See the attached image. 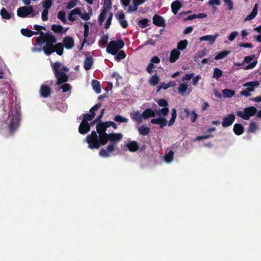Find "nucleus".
<instances>
[{"label": "nucleus", "instance_id": "obj_52", "mask_svg": "<svg viewBox=\"0 0 261 261\" xmlns=\"http://www.w3.org/2000/svg\"><path fill=\"white\" fill-rule=\"evenodd\" d=\"M71 86L68 83H63L61 86L60 89L62 90L63 93H65L71 89Z\"/></svg>", "mask_w": 261, "mask_h": 261}, {"label": "nucleus", "instance_id": "obj_5", "mask_svg": "<svg viewBox=\"0 0 261 261\" xmlns=\"http://www.w3.org/2000/svg\"><path fill=\"white\" fill-rule=\"evenodd\" d=\"M124 46V42L123 40L122 39H119L116 41H111L107 47L106 50L107 53L112 55H115L118 52V50Z\"/></svg>", "mask_w": 261, "mask_h": 261}, {"label": "nucleus", "instance_id": "obj_63", "mask_svg": "<svg viewBox=\"0 0 261 261\" xmlns=\"http://www.w3.org/2000/svg\"><path fill=\"white\" fill-rule=\"evenodd\" d=\"M103 8L108 9V10L112 8V3L111 0H104V6Z\"/></svg>", "mask_w": 261, "mask_h": 261}, {"label": "nucleus", "instance_id": "obj_34", "mask_svg": "<svg viewBox=\"0 0 261 261\" xmlns=\"http://www.w3.org/2000/svg\"><path fill=\"white\" fill-rule=\"evenodd\" d=\"M188 44V41L186 39L180 41L177 44L176 49L178 51L183 50L187 48Z\"/></svg>", "mask_w": 261, "mask_h": 261}, {"label": "nucleus", "instance_id": "obj_22", "mask_svg": "<svg viewBox=\"0 0 261 261\" xmlns=\"http://www.w3.org/2000/svg\"><path fill=\"white\" fill-rule=\"evenodd\" d=\"M156 113L150 108H147L142 113L143 118L144 119H148L150 117H154L155 116Z\"/></svg>", "mask_w": 261, "mask_h": 261}, {"label": "nucleus", "instance_id": "obj_3", "mask_svg": "<svg viewBox=\"0 0 261 261\" xmlns=\"http://www.w3.org/2000/svg\"><path fill=\"white\" fill-rule=\"evenodd\" d=\"M122 137V135L120 133H111L108 134L103 141V143H105L106 145L108 141H110V144L107 146V149L109 152H112L115 150L117 142L120 141Z\"/></svg>", "mask_w": 261, "mask_h": 261}, {"label": "nucleus", "instance_id": "obj_61", "mask_svg": "<svg viewBox=\"0 0 261 261\" xmlns=\"http://www.w3.org/2000/svg\"><path fill=\"white\" fill-rule=\"evenodd\" d=\"M225 5L228 7L229 10H232L233 7V2L231 0H223Z\"/></svg>", "mask_w": 261, "mask_h": 261}, {"label": "nucleus", "instance_id": "obj_14", "mask_svg": "<svg viewBox=\"0 0 261 261\" xmlns=\"http://www.w3.org/2000/svg\"><path fill=\"white\" fill-rule=\"evenodd\" d=\"M153 23L158 27H164L165 26V21L164 18L158 14H155L152 18Z\"/></svg>", "mask_w": 261, "mask_h": 261}, {"label": "nucleus", "instance_id": "obj_60", "mask_svg": "<svg viewBox=\"0 0 261 261\" xmlns=\"http://www.w3.org/2000/svg\"><path fill=\"white\" fill-rule=\"evenodd\" d=\"M213 137V135H212V134L206 135H202V136H197L196 137V140L200 141V140H204V139H208L210 138H212Z\"/></svg>", "mask_w": 261, "mask_h": 261}, {"label": "nucleus", "instance_id": "obj_62", "mask_svg": "<svg viewBox=\"0 0 261 261\" xmlns=\"http://www.w3.org/2000/svg\"><path fill=\"white\" fill-rule=\"evenodd\" d=\"M48 10L43 9L41 14V18L43 21H46L48 19Z\"/></svg>", "mask_w": 261, "mask_h": 261}, {"label": "nucleus", "instance_id": "obj_50", "mask_svg": "<svg viewBox=\"0 0 261 261\" xmlns=\"http://www.w3.org/2000/svg\"><path fill=\"white\" fill-rule=\"evenodd\" d=\"M149 20L147 18H143L139 21L138 25L141 28H145L148 25Z\"/></svg>", "mask_w": 261, "mask_h": 261}, {"label": "nucleus", "instance_id": "obj_24", "mask_svg": "<svg viewBox=\"0 0 261 261\" xmlns=\"http://www.w3.org/2000/svg\"><path fill=\"white\" fill-rule=\"evenodd\" d=\"M233 131L236 135L240 136L244 133V128L242 124L236 123L233 125Z\"/></svg>", "mask_w": 261, "mask_h": 261}, {"label": "nucleus", "instance_id": "obj_46", "mask_svg": "<svg viewBox=\"0 0 261 261\" xmlns=\"http://www.w3.org/2000/svg\"><path fill=\"white\" fill-rule=\"evenodd\" d=\"M188 88V85L187 84L182 83L179 85L178 88V91L179 93L183 94L186 92Z\"/></svg>", "mask_w": 261, "mask_h": 261}, {"label": "nucleus", "instance_id": "obj_28", "mask_svg": "<svg viewBox=\"0 0 261 261\" xmlns=\"http://www.w3.org/2000/svg\"><path fill=\"white\" fill-rule=\"evenodd\" d=\"M20 32L23 36L27 37H31L33 35L38 34V32L32 31L29 29H21Z\"/></svg>", "mask_w": 261, "mask_h": 261}, {"label": "nucleus", "instance_id": "obj_35", "mask_svg": "<svg viewBox=\"0 0 261 261\" xmlns=\"http://www.w3.org/2000/svg\"><path fill=\"white\" fill-rule=\"evenodd\" d=\"M177 116V112L175 109H172L171 111V118L168 122V126H171L175 123V119Z\"/></svg>", "mask_w": 261, "mask_h": 261}, {"label": "nucleus", "instance_id": "obj_17", "mask_svg": "<svg viewBox=\"0 0 261 261\" xmlns=\"http://www.w3.org/2000/svg\"><path fill=\"white\" fill-rule=\"evenodd\" d=\"M146 0H133V6H129L128 12L129 13L136 11L138 10L139 6L143 4Z\"/></svg>", "mask_w": 261, "mask_h": 261}, {"label": "nucleus", "instance_id": "obj_43", "mask_svg": "<svg viewBox=\"0 0 261 261\" xmlns=\"http://www.w3.org/2000/svg\"><path fill=\"white\" fill-rule=\"evenodd\" d=\"M222 71L218 68H216L214 69L213 77L218 80L222 75Z\"/></svg>", "mask_w": 261, "mask_h": 261}, {"label": "nucleus", "instance_id": "obj_9", "mask_svg": "<svg viewBox=\"0 0 261 261\" xmlns=\"http://www.w3.org/2000/svg\"><path fill=\"white\" fill-rule=\"evenodd\" d=\"M107 126L106 122H102L100 121L96 124V133L98 134V136L100 137L101 141H103L105 138L107 136L108 134L106 133Z\"/></svg>", "mask_w": 261, "mask_h": 261}, {"label": "nucleus", "instance_id": "obj_19", "mask_svg": "<svg viewBox=\"0 0 261 261\" xmlns=\"http://www.w3.org/2000/svg\"><path fill=\"white\" fill-rule=\"evenodd\" d=\"M180 1L181 0H175L172 3L171 5V11L174 14H176L178 10H179L182 7Z\"/></svg>", "mask_w": 261, "mask_h": 261}, {"label": "nucleus", "instance_id": "obj_21", "mask_svg": "<svg viewBox=\"0 0 261 261\" xmlns=\"http://www.w3.org/2000/svg\"><path fill=\"white\" fill-rule=\"evenodd\" d=\"M180 55V53L177 49H172L170 53L169 62L172 63L175 62L179 58Z\"/></svg>", "mask_w": 261, "mask_h": 261}, {"label": "nucleus", "instance_id": "obj_13", "mask_svg": "<svg viewBox=\"0 0 261 261\" xmlns=\"http://www.w3.org/2000/svg\"><path fill=\"white\" fill-rule=\"evenodd\" d=\"M63 44L68 49L72 48L74 45V41L72 37L66 36L63 40Z\"/></svg>", "mask_w": 261, "mask_h": 261}, {"label": "nucleus", "instance_id": "obj_23", "mask_svg": "<svg viewBox=\"0 0 261 261\" xmlns=\"http://www.w3.org/2000/svg\"><path fill=\"white\" fill-rule=\"evenodd\" d=\"M93 64V58L92 56H90L87 57L84 62V67L86 70H90Z\"/></svg>", "mask_w": 261, "mask_h": 261}, {"label": "nucleus", "instance_id": "obj_16", "mask_svg": "<svg viewBox=\"0 0 261 261\" xmlns=\"http://www.w3.org/2000/svg\"><path fill=\"white\" fill-rule=\"evenodd\" d=\"M40 94L42 97H48L51 94L50 88L48 86L42 85L40 87Z\"/></svg>", "mask_w": 261, "mask_h": 261}, {"label": "nucleus", "instance_id": "obj_7", "mask_svg": "<svg viewBox=\"0 0 261 261\" xmlns=\"http://www.w3.org/2000/svg\"><path fill=\"white\" fill-rule=\"evenodd\" d=\"M17 15L22 18L28 16L33 17L35 16L34 13V8L32 6L20 7L17 9Z\"/></svg>", "mask_w": 261, "mask_h": 261}, {"label": "nucleus", "instance_id": "obj_18", "mask_svg": "<svg viewBox=\"0 0 261 261\" xmlns=\"http://www.w3.org/2000/svg\"><path fill=\"white\" fill-rule=\"evenodd\" d=\"M259 86V83L257 81L249 82L243 84V86L247 87V90L249 92H253L254 89Z\"/></svg>", "mask_w": 261, "mask_h": 261}, {"label": "nucleus", "instance_id": "obj_26", "mask_svg": "<svg viewBox=\"0 0 261 261\" xmlns=\"http://www.w3.org/2000/svg\"><path fill=\"white\" fill-rule=\"evenodd\" d=\"M218 37V34H216L215 35H205L200 37L199 40L201 41H209L211 44H213L217 37Z\"/></svg>", "mask_w": 261, "mask_h": 261}, {"label": "nucleus", "instance_id": "obj_64", "mask_svg": "<svg viewBox=\"0 0 261 261\" xmlns=\"http://www.w3.org/2000/svg\"><path fill=\"white\" fill-rule=\"evenodd\" d=\"M80 16L83 20L86 21L89 20L90 18V15L87 12H85L84 13L81 12V14H80Z\"/></svg>", "mask_w": 261, "mask_h": 261}, {"label": "nucleus", "instance_id": "obj_58", "mask_svg": "<svg viewBox=\"0 0 261 261\" xmlns=\"http://www.w3.org/2000/svg\"><path fill=\"white\" fill-rule=\"evenodd\" d=\"M76 5V0H70L66 6L67 9H71L75 6Z\"/></svg>", "mask_w": 261, "mask_h": 261}, {"label": "nucleus", "instance_id": "obj_53", "mask_svg": "<svg viewBox=\"0 0 261 261\" xmlns=\"http://www.w3.org/2000/svg\"><path fill=\"white\" fill-rule=\"evenodd\" d=\"M158 104L159 105V106L160 107H161L163 108L168 107V106H169V103H168V101L164 98L160 99L158 101Z\"/></svg>", "mask_w": 261, "mask_h": 261}, {"label": "nucleus", "instance_id": "obj_32", "mask_svg": "<svg viewBox=\"0 0 261 261\" xmlns=\"http://www.w3.org/2000/svg\"><path fill=\"white\" fill-rule=\"evenodd\" d=\"M138 132L139 134L143 136H146L148 135L150 132V128L149 127L142 125L138 128Z\"/></svg>", "mask_w": 261, "mask_h": 261}, {"label": "nucleus", "instance_id": "obj_36", "mask_svg": "<svg viewBox=\"0 0 261 261\" xmlns=\"http://www.w3.org/2000/svg\"><path fill=\"white\" fill-rule=\"evenodd\" d=\"M222 93L224 97L230 98L234 96L235 94V91L231 89H225L222 90Z\"/></svg>", "mask_w": 261, "mask_h": 261}, {"label": "nucleus", "instance_id": "obj_15", "mask_svg": "<svg viewBox=\"0 0 261 261\" xmlns=\"http://www.w3.org/2000/svg\"><path fill=\"white\" fill-rule=\"evenodd\" d=\"M130 117L133 121L140 124L143 121L142 114H141L139 111H135L130 113Z\"/></svg>", "mask_w": 261, "mask_h": 261}, {"label": "nucleus", "instance_id": "obj_54", "mask_svg": "<svg viewBox=\"0 0 261 261\" xmlns=\"http://www.w3.org/2000/svg\"><path fill=\"white\" fill-rule=\"evenodd\" d=\"M109 153H111L110 152H109L107 148L106 149H101L99 151V155L103 158H108L110 156Z\"/></svg>", "mask_w": 261, "mask_h": 261}, {"label": "nucleus", "instance_id": "obj_57", "mask_svg": "<svg viewBox=\"0 0 261 261\" xmlns=\"http://www.w3.org/2000/svg\"><path fill=\"white\" fill-rule=\"evenodd\" d=\"M112 18H113V13L112 12H111L109 14V16L108 19L107 20L106 23L105 24V28L106 29H108L110 28V26L111 24V21H112Z\"/></svg>", "mask_w": 261, "mask_h": 261}, {"label": "nucleus", "instance_id": "obj_51", "mask_svg": "<svg viewBox=\"0 0 261 261\" xmlns=\"http://www.w3.org/2000/svg\"><path fill=\"white\" fill-rule=\"evenodd\" d=\"M60 64L59 66L60 67L58 68V70L64 72L65 73L69 71V68L67 66L63 65L62 63L59 61H57L55 62L53 64Z\"/></svg>", "mask_w": 261, "mask_h": 261}, {"label": "nucleus", "instance_id": "obj_27", "mask_svg": "<svg viewBox=\"0 0 261 261\" xmlns=\"http://www.w3.org/2000/svg\"><path fill=\"white\" fill-rule=\"evenodd\" d=\"M125 18V14L123 12H121L118 14V19L121 26L123 28H126L128 24L127 21L124 19Z\"/></svg>", "mask_w": 261, "mask_h": 261}, {"label": "nucleus", "instance_id": "obj_25", "mask_svg": "<svg viewBox=\"0 0 261 261\" xmlns=\"http://www.w3.org/2000/svg\"><path fill=\"white\" fill-rule=\"evenodd\" d=\"M257 11H258V4H255L254 5L252 12L251 13L248 15L245 18V21H248L252 20L255 18V17L256 16L257 14Z\"/></svg>", "mask_w": 261, "mask_h": 261}, {"label": "nucleus", "instance_id": "obj_11", "mask_svg": "<svg viewBox=\"0 0 261 261\" xmlns=\"http://www.w3.org/2000/svg\"><path fill=\"white\" fill-rule=\"evenodd\" d=\"M90 130V125L88 122L82 121L79 127V132L82 135H85L88 133Z\"/></svg>", "mask_w": 261, "mask_h": 261}, {"label": "nucleus", "instance_id": "obj_8", "mask_svg": "<svg viewBox=\"0 0 261 261\" xmlns=\"http://www.w3.org/2000/svg\"><path fill=\"white\" fill-rule=\"evenodd\" d=\"M102 106L101 103H98L93 106L90 110L89 112L90 114H84L83 121L88 122V121L92 120L95 116V111H97L100 107Z\"/></svg>", "mask_w": 261, "mask_h": 261}, {"label": "nucleus", "instance_id": "obj_49", "mask_svg": "<svg viewBox=\"0 0 261 261\" xmlns=\"http://www.w3.org/2000/svg\"><path fill=\"white\" fill-rule=\"evenodd\" d=\"M52 4L53 2L51 0H45L42 2V6L44 10H48L51 8Z\"/></svg>", "mask_w": 261, "mask_h": 261}, {"label": "nucleus", "instance_id": "obj_38", "mask_svg": "<svg viewBox=\"0 0 261 261\" xmlns=\"http://www.w3.org/2000/svg\"><path fill=\"white\" fill-rule=\"evenodd\" d=\"M257 129V126L255 122H252L250 123L248 128V133H254Z\"/></svg>", "mask_w": 261, "mask_h": 261}, {"label": "nucleus", "instance_id": "obj_31", "mask_svg": "<svg viewBox=\"0 0 261 261\" xmlns=\"http://www.w3.org/2000/svg\"><path fill=\"white\" fill-rule=\"evenodd\" d=\"M0 14L3 18L5 19H10L14 15L13 13H9L5 8H2L0 11Z\"/></svg>", "mask_w": 261, "mask_h": 261}, {"label": "nucleus", "instance_id": "obj_47", "mask_svg": "<svg viewBox=\"0 0 261 261\" xmlns=\"http://www.w3.org/2000/svg\"><path fill=\"white\" fill-rule=\"evenodd\" d=\"M113 119L114 121H115L116 122H121V123H123V122L126 123V122H127L128 121L127 118L123 117L122 116H121L119 115H117L115 116Z\"/></svg>", "mask_w": 261, "mask_h": 261}, {"label": "nucleus", "instance_id": "obj_1", "mask_svg": "<svg viewBox=\"0 0 261 261\" xmlns=\"http://www.w3.org/2000/svg\"><path fill=\"white\" fill-rule=\"evenodd\" d=\"M37 43L40 45L46 43L42 47L44 54L47 56H49L54 52H56L59 56H62L63 54L64 45L62 43H56L57 39L52 33L40 32V36L36 39Z\"/></svg>", "mask_w": 261, "mask_h": 261}, {"label": "nucleus", "instance_id": "obj_6", "mask_svg": "<svg viewBox=\"0 0 261 261\" xmlns=\"http://www.w3.org/2000/svg\"><path fill=\"white\" fill-rule=\"evenodd\" d=\"M257 110L253 106L249 107L244 109L243 111H237V116L244 120H248L252 116L256 114Z\"/></svg>", "mask_w": 261, "mask_h": 261}, {"label": "nucleus", "instance_id": "obj_2", "mask_svg": "<svg viewBox=\"0 0 261 261\" xmlns=\"http://www.w3.org/2000/svg\"><path fill=\"white\" fill-rule=\"evenodd\" d=\"M85 141L88 143V147L91 149H98L101 146L105 145L95 130H93L90 134L87 135Z\"/></svg>", "mask_w": 261, "mask_h": 261}, {"label": "nucleus", "instance_id": "obj_45", "mask_svg": "<svg viewBox=\"0 0 261 261\" xmlns=\"http://www.w3.org/2000/svg\"><path fill=\"white\" fill-rule=\"evenodd\" d=\"M159 76L155 74L150 77L149 83L151 85L155 86L159 83Z\"/></svg>", "mask_w": 261, "mask_h": 261}, {"label": "nucleus", "instance_id": "obj_10", "mask_svg": "<svg viewBox=\"0 0 261 261\" xmlns=\"http://www.w3.org/2000/svg\"><path fill=\"white\" fill-rule=\"evenodd\" d=\"M234 120L235 115L233 113H231L223 118L221 124L223 127H227L231 125Z\"/></svg>", "mask_w": 261, "mask_h": 261}, {"label": "nucleus", "instance_id": "obj_37", "mask_svg": "<svg viewBox=\"0 0 261 261\" xmlns=\"http://www.w3.org/2000/svg\"><path fill=\"white\" fill-rule=\"evenodd\" d=\"M230 51L229 50H223L222 51H221L219 54H218L215 57V60H221L226 57L227 55H228L230 54Z\"/></svg>", "mask_w": 261, "mask_h": 261}, {"label": "nucleus", "instance_id": "obj_33", "mask_svg": "<svg viewBox=\"0 0 261 261\" xmlns=\"http://www.w3.org/2000/svg\"><path fill=\"white\" fill-rule=\"evenodd\" d=\"M109 10L106 8H103L102 11L98 16V22L100 25H101L106 19V14Z\"/></svg>", "mask_w": 261, "mask_h": 261}, {"label": "nucleus", "instance_id": "obj_30", "mask_svg": "<svg viewBox=\"0 0 261 261\" xmlns=\"http://www.w3.org/2000/svg\"><path fill=\"white\" fill-rule=\"evenodd\" d=\"M91 84L93 90L96 93L99 94L101 92V87L99 82L96 80H92Z\"/></svg>", "mask_w": 261, "mask_h": 261}, {"label": "nucleus", "instance_id": "obj_55", "mask_svg": "<svg viewBox=\"0 0 261 261\" xmlns=\"http://www.w3.org/2000/svg\"><path fill=\"white\" fill-rule=\"evenodd\" d=\"M198 116V115L196 113V111L194 110L192 111L190 116V120L192 122H195Z\"/></svg>", "mask_w": 261, "mask_h": 261}, {"label": "nucleus", "instance_id": "obj_39", "mask_svg": "<svg viewBox=\"0 0 261 261\" xmlns=\"http://www.w3.org/2000/svg\"><path fill=\"white\" fill-rule=\"evenodd\" d=\"M57 17L58 19L61 20L64 24L67 23V20L66 19V13L65 11H59L57 14Z\"/></svg>", "mask_w": 261, "mask_h": 261}, {"label": "nucleus", "instance_id": "obj_40", "mask_svg": "<svg viewBox=\"0 0 261 261\" xmlns=\"http://www.w3.org/2000/svg\"><path fill=\"white\" fill-rule=\"evenodd\" d=\"M169 112L168 107H164L158 111H156V114L158 115H163L164 117L168 115Z\"/></svg>", "mask_w": 261, "mask_h": 261}, {"label": "nucleus", "instance_id": "obj_41", "mask_svg": "<svg viewBox=\"0 0 261 261\" xmlns=\"http://www.w3.org/2000/svg\"><path fill=\"white\" fill-rule=\"evenodd\" d=\"M51 30L55 33H63V28L61 25L53 24L51 25Z\"/></svg>", "mask_w": 261, "mask_h": 261}, {"label": "nucleus", "instance_id": "obj_44", "mask_svg": "<svg viewBox=\"0 0 261 261\" xmlns=\"http://www.w3.org/2000/svg\"><path fill=\"white\" fill-rule=\"evenodd\" d=\"M206 53V48H204L202 50H199L197 52L196 57H195V58H194V61H197L198 59L202 58L204 56H205Z\"/></svg>", "mask_w": 261, "mask_h": 261}, {"label": "nucleus", "instance_id": "obj_4", "mask_svg": "<svg viewBox=\"0 0 261 261\" xmlns=\"http://www.w3.org/2000/svg\"><path fill=\"white\" fill-rule=\"evenodd\" d=\"M60 64H51V66L55 76L57 79L56 85H61L63 83L67 82L69 80V76L64 72L58 70Z\"/></svg>", "mask_w": 261, "mask_h": 261}, {"label": "nucleus", "instance_id": "obj_12", "mask_svg": "<svg viewBox=\"0 0 261 261\" xmlns=\"http://www.w3.org/2000/svg\"><path fill=\"white\" fill-rule=\"evenodd\" d=\"M150 122L153 124H159L161 128H163L167 124V120L166 118L163 117H159L158 118L152 119Z\"/></svg>", "mask_w": 261, "mask_h": 261}, {"label": "nucleus", "instance_id": "obj_29", "mask_svg": "<svg viewBox=\"0 0 261 261\" xmlns=\"http://www.w3.org/2000/svg\"><path fill=\"white\" fill-rule=\"evenodd\" d=\"M84 39L83 41V42L81 44V47L80 49V50L82 49L85 43L87 42V38L89 35V27L87 24V23H85L84 25Z\"/></svg>", "mask_w": 261, "mask_h": 261}, {"label": "nucleus", "instance_id": "obj_59", "mask_svg": "<svg viewBox=\"0 0 261 261\" xmlns=\"http://www.w3.org/2000/svg\"><path fill=\"white\" fill-rule=\"evenodd\" d=\"M238 35V32L237 31H233L230 33L229 36L227 37V39L230 41H232L234 40L235 38Z\"/></svg>", "mask_w": 261, "mask_h": 261}, {"label": "nucleus", "instance_id": "obj_56", "mask_svg": "<svg viewBox=\"0 0 261 261\" xmlns=\"http://www.w3.org/2000/svg\"><path fill=\"white\" fill-rule=\"evenodd\" d=\"M108 39L109 36L108 34L103 35L99 40V43H101L103 45H106L108 43Z\"/></svg>", "mask_w": 261, "mask_h": 261}, {"label": "nucleus", "instance_id": "obj_20", "mask_svg": "<svg viewBox=\"0 0 261 261\" xmlns=\"http://www.w3.org/2000/svg\"><path fill=\"white\" fill-rule=\"evenodd\" d=\"M128 150L132 152H134L138 150L139 145L138 142L136 141H131L126 144Z\"/></svg>", "mask_w": 261, "mask_h": 261}, {"label": "nucleus", "instance_id": "obj_42", "mask_svg": "<svg viewBox=\"0 0 261 261\" xmlns=\"http://www.w3.org/2000/svg\"><path fill=\"white\" fill-rule=\"evenodd\" d=\"M174 152L173 151L170 150L169 152L166 154L164 156V159L167 163L171 162L173 159Z\"/></svg>", "mask_w": 261, "mask_h": 261}, {"label": "nucleus", "instance_id": "obj_48", "mask_svg": "<svg viewBox=\"0 0 261 261\" xmlns=\"http://www.w3.org/2000/svg\"><path fill=\"white\" fill-rule=\"evenodd\" d=\"M115 59L119 61L121 60L124 59L126 57V54L123 50H120L115 55Z\"/></svg>", "mask_w": 261, "mask_h": 261}]
</instances>
